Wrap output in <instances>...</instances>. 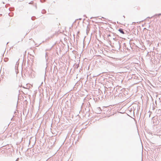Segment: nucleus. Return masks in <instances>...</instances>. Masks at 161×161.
Here are the masks:
<instances>
[{
    "instance_id": "obj_2",
    "label": "nucleus",
    "mask_w": 161,
    "mask_h": 161,
    "mask_svg": "<svg viewBox=\"0 0 161 161\" xmlns=\"http://www.w3.org/2000/svg\"><path fill=\"white\" fill-rule=\"evenodd\" d=\"M120 43L119 41H118L117 42L116 44V46L117 47V48L119 49L120 47Z\"/></svg>"
},
{
    "instance_id": "obj_11",
    "label": "nucleus",
    "mask_w": 161,
    "mask_h": 161,
    "mask_svg": "<svg viewBox=\"0 0 161 161\" xmlns=\"http://www.w3.org/2000/svg\"><path fill=\"white\" fill-rule=\"evenodd\" d=\"M31 2H30V3H29V4H31Z\"/></svg>"
},
{
    "instance_id": "obj_3",
    "label": "nucleus",
    "mask_w": 161,
    "mask_h": 161,
    "mask_svg": "<svg viewBox=\"0 0 161 161\" xmlns=\"http://www.w3.org/2000/svg\"><path fill=\"white\" fill-rule=\"evenodd\" d=\"M114 36V34L112 33H111L110 34H109L107 35V37L108 38V39L109 38H108L109 37H110V38H111V37H112V36Z\"/></svg>"
},
{
    "instance_id": "obj_8",
    "label": "nucleus",
    "mask_w": 161,
    "mask_h": 161,
    "mask_svg": "<svg viewBox=\"0 0 161 161\" xmlns=\"http://www.w3.org/2000/svg\"><path fill=\"white\" fill-rule=\"evenodd\" d=\"M47 53H46V55H45V57H46V60H47L48 59V58H47Z\"/></svg>"
},
{
    "instance_id": "obj_4",
    "label": "nucleus",
    "mask_w": 161,
    "mask_h": 161,
    "mask_svg": "<svg viewBox=\"0 0 161 161\" xmlns=\"http://www.w3.org/2000/svg\"><path fill=\"white\" fill-rule=\"evenodd\" d=\"M75 67L76 68H78L79 67V65L78 64H76L74 65Z\"/></svg>"
},
{
    "instance_id": "obj_5",
    "label": "nucleus",
    "mask_w": 161,
    "mask_h": 161,
    "mask_svg": "<svg viewBox=\"0 0 161 161\" xmlns=\"http://www.w3.org/2000/svg\"><path fill=\"white\" fill-rule=\"evenodd\" d=\"M46 11L44 9H43L42 10V14H45L46 13Z\"/></svg>"
},
{
    "instance_id": "obj_12",
    "label": "nucleus",
    "mask_w": 161,
    "mask_h": 161,
    "mask_svg": "<svg viewBox=\"0 0 161 161\" xmlns=\"http://www.w3.org/2000/svg\"><path fill=\"white\" fill-rule=\"evenodd\" d=\"M123 17L125 18V16H123Z\"/></svg>"
},
{
    "instance_id": "obj_6",
    "label": "nucleus",
    "mask_w": 161,
    "mask_h": 161,
    "mask_svg": "<svg viewBox=\"0 0 161 161\" xmlns=\"http://www.w3.org/2000/svg\"><path fill=\"white\" fill-rule=\"evenodd\" d=\"M113 39V40H115V38L114 37V36H112V37H111V38H109L108 39L110 40V39Z\"/></svg>"
},
{
    "instance_id": "obj_7",
    "label": "nucleus",
    "mask_w": 161,
    "mask_h": 161,
    "mask_svg": "<svg viewBox=\"0 0 161 161\" xmlns=\"http://www.w3.org/2000/svg\"><path fill=\"white\" fill-rule=\"evenodd\" d=\"M35 17H32L31 18V19L32 20H34L35 19Z\"/></svg>"
},
{
    "instance_id": "obj_1",
    "label": "nucleus",
    "mask_w": 161,
    "mask_h": 161,
    "mask_svg": "<svg viewBox=\"0 0 161 161\" xmlns=\"http://www.w3.org/2000/svg\"><path fill=\"white\" fill-rule=\"evenodd\" d=\"M122 34H125V32H126V31L125 30L124 31V30L122 28H120L118 30Z\"/></svg>"
},
{
    "instance_id": "obj_9",
    "label": "nucleus",
    "mask_w": 161,
    "mask_h": 161,
    "mask_svg": "<svg viewBox=\"0 0 161 161\" xmlns=\"http://www.w3.org/2000/svg\"><path fill=\"white\" fill-rule=\"evenodd\" d=\"M158 15V16L161 15V14H155V15Z\"/></svg>"
},
{
    "instance_id": "obj_10",
    "label": "nucleus",
    "mask_w": 161,
    "mask_h": 161,
    "mask_svg": "<svg viewBox=\"0 0 161 161\" xmlns=\"http://www.w3.org/2000/svg\"><path fill=\"white\" fill-rule=\"evenodd\" d=\"M19 159V158H18L17 160H16V161H17L18 160V159Z\"/></svg>"
}]
</instances>
